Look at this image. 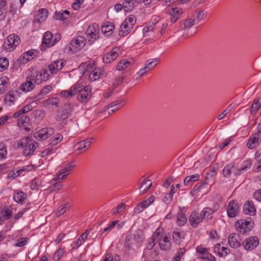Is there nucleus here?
I'll return each instance as SVG.
<instances>
[{
  "label": "nucleus",
  "instance_id": "obj_1",
  "mask_svg": "<svg viewBox=\"0 0 261 261\" xmlns=\"http://www.w3.org/2000/svg\"><path fill=\"white\" fill-rule=\"evenodd\" d=\"M76 95L77 99L81 102H87L91 97V88L84 86L82 83H76L67 90L62 91L60 95L66 98L72 97Z\"/></svg>",
  "mask_w": 261,
  "mask_h": 261
},
{
  "label": "nucleus",
  "instance_id": "obj_2",
  "mask_svg": "<svg viewBox=\"0 0 261 261\" xmlns=\"http://www.w3.org/2000/svg\"><path fill=\"white\" fill-rule=\"evenodd\" d=\"M28 75L31 80L37 85L43 81H46L49 77V74L46 69L38 70L36 68H31L29 69Z\"/></svg>",
  "mask_w": 261,
  "mask_h": 261
},
{
  "label": "nucleus",
  "instance_id": "obj_3",
  "mask_svg": "<svg viewBox=\"0 0 261 261\" xmlns=\"http://www.w3.org/2000/svg\"><path fill=\"white\" fill-rule=\"evenodd\" d=\"M20 42V38L14 34L9 35L5 40L3 46L7 50L10 51L13 50Z\"/></svg>",
  "mask_w": 261,
  "mask_h": 261
},
{
  "label": "nucleus",
  "instance_id": "obj_4",
  "mask_svg": "<svg viewBox=\"0 0 261 261\" xmlns=\"http://www.w3.org/2000/svg\"><path fill=\"white\" fill-rule=\"evenodd\" d=\"M54 133V129L51 127L43 128L34 134V138L38 140H45Z\"/></svg>",
  "mask_w": 261,
  "mask_h": 261
},
{
  "label": "nucleus",
  "instance_id": "obj_5",
  "mask_svg": "<svg viewBox=\"0 0 261 261\" xmlns=\"http://www.w3.org/2000/svg\"><path fill=\"white\" fill-rule=\"evenodd\" d=\"M72 111V108L71 105L68 103H65L61 111L59 112L57 115V120L63 121L68 118Z\"/></svg>",
  "mask_w": 261,
  "mask_h": 261
},
{
  "label": "nucleus",
  "instance_id": "obj_6",
  "mask_svg": "<svg viewBox=\"0 0 261 261\" xmlns=\"http://www.w3.org/2000/svg\"><path fill=\"white\" fill-rule=\"evenodd\" d=\"M259 244V240L257 237L252 236L245 240L243 246L246 250H252Z\"/></svg>",
  "mask_w": 261,
  "mask_h": 261
},
{
  "label": "nucleus",
  "instance_id": "obj_7",
  "mask_svg": "<svg viewBox=\"0 0 261 261\" xmlns=\"http://www.w3.org/2000/svg\"><path fill=\"white\" fill-rule=\"evenodd\" d=\"M253 222L251 219L249 218V220H245L244 219H241L238 220L236 223V226H238L241 229H243V233L250 231L252 228V224Z\"/></svg>",
  "mask_w": 261,
  "mask_h": 261
},
{
  "label": "nucleus",
  "instance_id": "obj_8",
  "mask_svg": "<svg viewBox=\"0 0 261 261\" xmlns=\"http://www.w3.org/2000/svg\"><path fill=\"white\" fill-rule=\"evenodd\" d=\"M239 208V205L237 202L235 200H231L227 207L228 216L230 218L235 217L237 215Z\"/></svg>",
  "mask_w": 261,
  "mask_h": 261
},
{
  "label": "nucleus",
  "instance_id": "obj_9",
  "mask_svg": "<svg viewBox=\"0 0 261 261\" xmlns=\"http://www.w3.org/2000/svg\"><path fill=\"white\" fill-rule=\"evenodd\" d=\"M159 62L160 60L158 58H154L151 61H148V63L144 65L143 68H141L140 70V71L137 73V75H139L140 77L142 76L146 72L153 68Z\"/></svg>",
  "mask_w": 261,
  "mask_h": 261
},
{
  "label": "nucleus",
  "instance_id": "obj_10",
  "mask_svg": "<svg viewBox=\"0 0 261 261\" xmlns=\"http://www.w3.org/2000/svg\"><path fill=\"white\" fill-rule=\"evenodd\" d=\"M197 252L199 253V256L200 258L205 260V261H215V257L210 254L205 248L201 246H198L196 249Z\"/></svg>",
  "mask_w": 261,
  "mask_h": 261
},
{
  "label": "nucleus",
  "instance_id": "obj_11",
  "mask_svg": "<svg viewBox=\"0 0 261 261\" xmlns=\"http://www.w3.org/2000/svg\"><path fill=\"white\" fill-rule=\"evenodd\" d=\"M65 63L66 62L63 59L55 61L48 66L49 70L51 73L55 74L63 67Z\"/></svg>",
  "mask_w": 261,
  "mask_h": 261
},
{
  "label": "nucleus",
  "instance_id": "obj_12",
  "mask_svg": "<svg viewBox=\"0 0 261 261\" xmlns=\"http://www.w3.org/2000/svg\"><path fill=\"white\" fill-rule=\"evenodd\" d=\"M86 40L85 38L82 36H78L75 39L72 40L70 44L69 48H71V46L75 47V50H80L86 44Z\"/></svg>",
  "mask_w": 261,
  "mask_h": 261
},
{
  "label": "nucleus",
  "instance_id": "obj_13",
  "mask_svg": "<svg viewBox=\"0 0 261 261\" xmlns=\"http://www.w3.org/2000/svg\"><path fill=\"white\" fill-rule=\"evenodd\" d=\"M203 219H204V216H202L200 214L193 212L190 216L189 222L193 227H196Z\"/></svg>",
  "mask_w": 261,
  "mask_h": 261
},
{
  "label": "nucleus",
  "instance_id": "obj_14",
  "mask_svg": "<svg viewBox=\"0 0 261 261\" xmlns=\"http://www.w3.org/2000/svg\"><path fill=\"white\" fill-rule=\"evenodd\" d=\"M118 48H114L110 53L106 54L103 57V61L105 63H110L115 60L118 56Z\"/></svg>",
  "mask_w": 261,
  "mask_h": 261
},
{
  "label": "nucleus",
  "instance_id": "obj_15",
  "mask_svg": "<svg viewBox=\"0 0 261 261\" xmlns=\"http://www.w3.org/2000/svg\"><path fill=\"white\" fill-rule=\"evenodd\" d=\"M98 31L99 27L98 24H94L92 26H89L88 28L86 33L91 38L96 40L98 37Z\"/></svg>",
  "mask_w": 261,
  "mask_h": 261
},
{
  "label": "nucleus",
  "instance_id": "obj_16",
  "mask_svg": "<svg viewBox=\"0 0 261 261\" xmlns=\"http://www.w3.org/2000/svg\"><path fill=\"white\" fill-rule=\"evenodd\" d=\"M139 184L140 185L139 192L141 195H143L145 193L152 185L151 180H145V179H143L142 180V178L140 179Z\"/></svg>",
  "mask_w": 261,
  "mask_h": 261
},
{
  "label": "nucleus",
  "instance_id": "obj_17",
  "mask_svg": "<svg viewBox=\"0 0 261 261\" xmlns=\"http://www.w3.org/2000/svg\"><path fill=\"white\" fill-rule=\"evenodd\" d=\"M237 168L235 167L234 163H231L227 164L222 171V174L224 177H228L230 176L231 173L236 172Z\"/></svg>",
  "mask_w": 261,
  "mask_h": 261
},
{
  "label": "nucleus",
  "instance_id": "obj_18",
  "mask_svg": "<svg viewBox=\"0 0 261 261\" xmlns=\"http://www.w3.org/2000/svg\"><path fill=\"white\" fill-rule=\"evenodd\" d=\"M244 211L246 214L254 216L256 213V208L252 201H247L244 205Z\"/></svg>",
  "mask_w": 261,
  "mask_h": 261
},
{
  "label": "nucleus",
  "instance_id": "obj_19",
  "mask_svg": "<svg viewBox=\"0 0 261 261\" xmlns=\"http://www.w3.org/2000/svg\"><path fill=\"white\" fill-rule=\"evenodd\" d=\"M182 13V10L181 8L177 7L172 8L169 12V14L171 15V22L172 23H174L176 22Z\"/></svg>",
  "mask_w": 261,
  "mask_h": 261
},
{
  "label": "nucleus",
  "instance_id": "obj_20",
  "mask_svg": "<svg viewBox=\"0 0 261 261\" xmlns=\"http://www.w3.org/2000/svg\"><path fill=\"white\" fill-rule=\"evenodd\" d=\"M35 87L33 81L31 80L29 76L28 75L26 79V82L23 83L20 86V89L24 92H29L33 90Z\"/></svg>",
  "mask_w": 261,
  "mask_h": 261
},
{
  "label": "nucleus",
  "instance_id": "obj_21",
  "mask_svg": "<svg viewBox=\"0 0 261 261\" xmlns=\"http://www.w3.org/2000/svg\"><path fill=\"white\" fill-rule=\"evenodd\" d=\"M37 146L38 143L36 142L27 144L23 150V154L26 156L32 155Z\"/></svg>",
  "mask_w": 261,
  "mask_h": 261
},
{
  "label": "nucleus",
  "instance_id": "obj_22",
  "mask_svg": "<svg viewBox=\"0 0 261 261\" xmlns=\"http://www.w3.org/2000/svg\"><path fill=\"white\" fill-rule=\"evenodd\" d=\"M53 35L50 32H46L44 35L42 40V45L41 47H43L44 45L47 47H50L55 44V42H52L51 39Z\"/></svg>",
  "mask_w": 261,
  "mask_h": 261
},
{
  "label": "nucleus",
  "instance_id": "obj_23",
  "mask_svg": "<svg viewBox=\"0 0 261 261\" xmlns=\"http://www.w3.org/2000/svg\"><path fill=\"white\" fill-rule=\"evenodd\" d=\"M114 29L113 23L107 22L102 26L101 31L106 36H109L113 33Z\"/></svg>",
  "mask_w": 261,
  "mask_h": 261
},
{
  "label": "nucleus",
  "instance_id": "obj_24",
  "mask_svg": "<svg viewBox=\"0 0 261 261\" xmlns=\"http://www.w3.org/2000/svg\"><path fill=\"white\" fill-rule=\"evenodd\" d=\"M238 238L239 235L234 233L230 234L228 237V242L231 247L235 248L240 246L241 243L238 241Z\"/></svg>",
  "mask_w": 261,
  "mask_h": 261
},
{
  "label": "nucleus",
  "instance_id": "obj_25",
  "mask_svg": "<svg viewBox=\"0 0 261 261\" xmlns=\"http://www.w3.org/2000/svg\"><path fill=\"white\" fill-rule=\"evenodd\" d=\"M132 27L129 26L126 22H123L121 25L119 30V35L124 37L127 35L132 30Z\"/></svg>",
  "mask_w": 261,
  "mask_h": 261
},
{
  "label": "nucleus",
  "instance_id": "obj_26",
  "mask_svg": "<svg viewBox=\"0 0 261 261\" xmlns=\"http://www.w3.org/2000/svg\"><path fill=\"white\" fill-rule=\"evenodd\" d=\"M93 140V138H91L90 139H88L79 142L76 145L77 149L81 151H85L90 146V145L91 143V141Z\"/></svg>",
  "mask_w": 261,
  "mask_h": 261
},
{
  "label": "nucleus",
  "instance_id": "obj_27",
  "mask_svg": "<svg viewBox=\"0 0 261 261\" xmlns=\"http://www.w3.org/2000/svg\"><path fill=\"white\" fill-rule=\"evenodd\" d=\"M103 74L104 72L101 69H95L90 73L89 79L91 81H95L99 79Z\"/></svg>",
  "mask_w": 261,
  "mask_h": 261
},
{
  "label": "nucleus",
  "instance_id": "obj_28",
  "mask_svg": "<svg viewBox=\"0 0 261 261\" xmlns=\"http://www.w3.org/2000/svg\"><path fill=\"white\" fill-rule=\"evenodd\" d=\"M187 219L185 215L184 210L180 209L177 216L176 222L178 225L183 226L187 222Z\"/></svg>",
  "mask_w": 261,
  "mask_h": 261
},
{
  "label": "nucleus",
  "instance_id": "obj_29",
  "mask_svg": "<svg viewBox=\"0 0 261 261\" xmlns=\"http://www.w3.org/2000/svg\"><path fill=\"white\" fill-rule=\"evenodd\" d=\"M48 11L45 9H41L38 11V14L35 16V20L39 22H43L47 17Z\"/></svg>",
  "mask_w": 261,
  "mask_h": 261
},
{
  "label": "nucleus",
  "instance_id": "obj_30",
  "mask_svg": "<svg viewBox=\"0 0 261 261\" xmlns=\"http://www.w3.org/2000/svg\"><path fill=\"white\" fill-rule=\"evenodd\" d=\"M123 9L125 12H130L136 6L134 0H124Z\"/></svg>",
  "mask_w": 261,
  "mask_h": 261
},
{
  "label": "nucleus",
  "instance_id": "obj_31",
  "mask_svg": "<svg viewBox=\"0 0 261 261\" xmlns=\"http://www.w3.org/2000/svg\"><path fill=\"white\" fill-rule=\"evenodd\" d=\"M159 245L162 250H165L169 249L170 246L169 237L166 236L163 239L160 240Z\"/></svg>",
  "mask_w": 261,
  "mask_h": 261
},
{
  "label": "nucleus",
  "instance_id": "obj_32",
  "mask_svg": "<svg viewBox=\"0 0 261 261\" xmlns=\"http://www.w3.org/2000/svg\"><path fill=\"white\" fill-rule=\"evenodd\" d=\"M251 166V162L250 161H245L243 162L242 167L240 168H237L236 172H234L235 175H239L241 174L244 170L250 168Z\"/></svg>",
  "mask_w": 261,
  "mask_h": 261
},
{
  "label": "nucleus",
  "instance_id": "obj_33",
  "mask_svg": "<svg viewBox=\"0 0 261 261\" xmlns=\"http://www.w3.org/2000/svg\"><path fill=\"white\" fill-rule=\"evenodd\" d=\"M27 198V194L22 191H18L13 195L14 200L18 203L23 202Z\"/></svg>",
  "mask_w": 261,
  "mask_h": 261
},
{
  "label": "nucleus",
  "instance_id": "obj_34",
  "mask_svg": "<svg viewBox=\"0 0 261 261\" xmlns=\"http://www.w3.org/2000/svg\"><path fill=\"white\" fill-rule=\"evenodd\" d=\"M156 24L153 22L149 23L147 24L143 29V32L144 35L148 36L147 34L149 32H154L155 30Z\"/></svg>",
  "mask_w": 261,
  "mask_h": 261
},
{
  "label": "nucleus",
  "instance_id": "obj_35",
  "mask_svg": "<svg viewBox=\"0 0 261 261\" xmlns=\"http://www.w3.org/2000/svg\"><path fill=\"white\" fill-rule=\"evenodd\" d=\"M60 102V100L57 97H53L50 98H48L45 100V106H49L50 105L55 106L56 107L59 106V104Z\"/></svg>",
  "mask_w": 261,
  "mask_h": 261
},
{
  "label": "nucleus",
  "instance_id": "obj_36",
  "mask_svg": "<svg viewBox=\"0 0 261 261\" xmlns=\"http://www.w3.org/2000/svg\"><path fill=\"white\" fill-rule=\"evenodd\" d=\"M130 63L127 59H123L120 61L117 64V69L118 70H122L127 68Z\"/></svg>",
  "mask_w": 261,
  "mask_h": 261
},
{
  "label": "nucleus",
  "instance_id": "obj_37",
  "mask_svg": "<svg viewBox=\"0 0 261 261\" xmlns=\"http://www.w3.org/2000/svg\"><path fill=\"white\" fill-rule=\"evenodd\" d=\"M199 176L198 174H195L190 176H187L185 178L184 180V185L185 186H188L189 182L193 181H197L199 179Z\"/></svg>",
  "mask_w": 261,
  "mask_h": 261
},
{
  "label": "nucleus",
  "instance_id": "obj_38",
  "mask_svg": "<svg viewBox=\"0 0 261 261\" xmlns=\"http://www.w3.org/2000/svg\"><path fill=\"white\" fill-rule=\"evenodd\" d=\"M195 24H197L196 19H188L185 21L184 27L181 29H186L187 28H190Z\"/></svg>",
  "mask_w": 261,
  "mask_h": 261
},
{
  "label": "nucleus",
  "instance_id": "obj_39",
  "mask_svg": "<svg viewBox=\"0 0 261 261\" xmlns=\"http://www.w3.org/2000/svg\"><path fill=\"white\" fill-rule=\"evenodd\" d=\"M86 239V237L85 234H81L79 239L77 240L76 242L74 243V246L72 248V250L76 249L79 246H80L84 241Z\"/></svg>",
  "mask_w": 261,
  "mask_h": 261
},
{
  "label": "nucleus",
  "instance_id": "obj_40",
  "mask_svg": "<svg viewBox=\"0 0 261 261\" xmlns=\"http://www.w3.org/2000/svg\"><path fill=\"white\" fill-rule=\"evenodd\" d=\"M9 66V61L6 58H0V71L7 69Z\"/></svg>",
  "mask_w": 261,
  "mask_h": 261
},
{
  "label": "nucleus",
  "instance_id": "obj_41",
  "mask_svg": "<svg viewBox=\"0 0 261 261\" xmlns=\"http://www.w3.org/2000/svg\"><path fill=\"white\" fill-rule=\"evenodd\" d=\"M31 60V58L27 57V56L23 54L22 56H20L17 60L16 63L18 65L24 64Z\"/></svg>",
  "mask_w": 261,
  "mask_h": 261
},
{
  "label": "nucleus",
  "instance_id": "obj_42",
  "mask_svg": "<svg viewBox=\"0 0 261 261\" xmlns=\"http://www.w3.org/2000/svg\"><path fill=\"white\" fill-rule=\"evenodd\" d=\"M103 261H120V257L117 254L113 256L111 254L108 253Z\"/></svg>",
  "mask_w": 261,
  "mask_h": 261
},
{
  "label": "nucleus",
  "instance_id": "obj_43",
  "mask_svg": "<svg viewBox=\"0 0 261 261\" xmlns=\"http://www.w3.org/2000/svg\"><path fill=\"white\" fill-rule=\"evenodd\" d=\"M186 251L184 248H179L176 255L173 257L172 261H179L181 256Z\"/></svg>",
  "mask_w": 261,
  "mask_h": 261
},
{
  "label": "nucleus",
  "instance_id": "obj_44",
  "mask_svg": "<svg viewBox=\"0 0 261 261\" xmlns=\"http://www.w3.org/2000/svg\"><path fill=\"white\" fill-rule=\"evenodd\" d=\"M12 215V211L9 208H7L2 213V220H6L9 218Z\"/></svg>",
  "mask_w": 261,
  "mask_h": 261
},
{
  "label": "nucleus",
  "instance_id": "obj_45",
  "mask_svg": "<svg viewBox=\"0 0 261 261\" xmlns=\"http://www.w3.org/2000/svg\"><path fill=\"white\" fill-rule=\"evenodd\" d=\"M260 107V104H259V102L258 101V100H255L252 105V106H251V108L250 109V113L251 114H253V113H255L258 109Z\"/></svg>",
  "mask_w": 261,
  "mask_h": 261
},
{
  "label": "nucleus",
  "instance_id": "obj_46",
  "mask_svg": "<svg viewBox=\"0 0 261 261\" xmlns=\"http://www.w3.org/2000/svg\"><path fill=\"white\" fill-rule=\"evenodd\" d=\"M124 22H126L129 26H132V28L133 25L136 23V19L134 15H129L125 20L124 21Z\"/></svg>",
  "mask_w": 261,
  "mask_h": 261
},
{
  "label": "nucleus",
  "instance_id": "obj_47",
  "mask_svg": "<svg viewBox=\"0 0 261 261\" xmlns=\"http://www.w3.org/2000/svg\"><path fill=\"white\" fill-rule=\"evenodd\" d=\"M34 117L39 120H42L45 117V113L40 110H36L34 112Z\"/></svg>",
  "mask_w": 261,
  "mask_h": 261
},
{
  "label": "nucleus",
  "instance_id": "obj_48",
  "mask_svg": "<svg viewBox=\"0 0 261 261\" xmlns=\"http://www.w3.org/2000/svg\"><path fill=\"white\" fill-rule=\"evenodd\" d=\"M7 155L6 146L3 143H0V158L4 159Z\"/></svg>",
  "mask_w": 261,
  "mask_h": 261
},
{
  "label": "nucleus",
  "instance_id": "obj_49",
  "mask_svg": "<svg viewBox=\"0 0 261 261\" xmlns=\"http://www.w3.org/2000/svg\"><path fill=\"white\" fill-rule=\"evenodd\" d=\"M7 87L6 81L3 79H0V94H2L6 91Z\"/></svg>",
  "mask_w": 261,
  "mask_h": 261
},
{
  "label": "nucleus",
  "instance_id": "obj_50",
  "mask_svg": "<svg viewBox=\"0 0 261 261\" xmlns=\"http://www.w3.org/2000/svg\"><path fill=\"white\" fill-rule=\"evenodd\" d=\"M52 90V86L51 85H47L45 86L38 94V96L45 95L47 94Z\"/></svg>",
  "mask_w": 261,
  "mask_h": 261
},
{
  "label": "nucleus",
  "instance_id": "obj_51",
  "mask_svg": "<svg viewBox=\"0 0 261 261\" xmlns=\"http://www.w3.org/2000/svg\"><path fill=\"white\" fill-rule=\"evenodd\" d=\"M63 140V136L60 135H58V136L52 138L50 140V144L56 145Z\"/></svg>",
  "mask_w": 261,
  "mask_h": 261
},
{
  "label": "nucleus",
  "instance_id": "obj_52",
  "mask_svg": "<svg viewBox=\"0 0 261 261\" xmlns=\"http://www.w3.org/2000/svg\"><path fill=\"white\" fill-rule=\"evenodd\" d=\"M56 19L64 20L67 19V16L64 15V13L62 11L56 12L54 16Z\"/></svg>",
  "mask_w": 261,
  "mask_h": 261
},
{
  "label": "nucleus",
  "instance_id": "obj_53",
  "mask_svg": "<svg viewBox=\"0 0 261 261\" xmlns=\"http://www.w3.org/2000/svg\"><path fill=\"white\" fill-rule=\"evenodd\" d=\"M29 240L27 238H21L17 241V243L15 244L16 246L21 247L25 245L27 241Z\"/></svg>",
  "mask_w": 261,
  "mask_h": 261
},
{
  "label": "nucleus",
  "instance_id": "obj_54",
  "mask_svg": "<svg viewBox=\"0 0 261 261\" xmlns=\"http://www.w3.org/2000/svg\"><path fill=\"white\" fill-rule=\"evenodd\" d=\"M68 208V204H65L62 207H60L56 212V215L58 216H61V215L65 213V212L67 211Z\"/></svg>",
  "mask_w": 261,
  "mask_h": 261
},
{
  "label": "nucleus",
  "instance_id": "obj_55",
  "mask_svg": "<svg viewBox=\"0 0 261 261\" xmlns=\"http://www.w3.org/2000/svg\"><path fill=\"white\" fill-rule=\"evenodd\" d=\"M142 232L139 230L138 229L136 231L135 233L134 234V239L138 241H142Z\"/></svg>",
  "mask_w": 261,
  "mask_h": 261
},
{
  "label": "nucleus",
  "instance_id": "obj_56",
  "mask_svg": "<svg viewBox=\"0 0 261 261\" xmlns=\"http://www.w3.org/2000/svg\"><path fill=\"white\" fill-rule=\"evenodd\" d=\"M63 254V249L62 248L59 249L54 254V258L55 260H59Z\"/></svg>",
  "mask_w": 261,
  "mask_h": 261
},
{
  "label": "nucleus",
  "instance_id": "obj_57",
  "mask_svg": "<svg viewBox=\"0 0 261 261\" xmlns=\"http://www.w3.org/2000/svg\"><path fill=\"white\" fill-rule=\"evenodd\" d=\"M220 250L221 252L218 251V254L221 257L226 255L229 252V249L225 247H222Z\"/></svg>",
  "mask_w": 261,
  "mask_h": 261
},
{
  "label": "nucleus",
  "instance_id": "obj_58",
  "mask_svg": "<svg viewBox=\"0 0 261 261\" xmlns=\"http://www.w3.org/2000/svg\"><path fill=\"white\" fill-rule=\"evenodd\" d=\"M121 101L118 100L117 101L113 102L111 104L108 105L105 108V111H106V110H109L111 108H113L115 107L118 106L121 104Z\"/></svg>",
  "mask_w": 261,
  "mask_h": 261
},
{
  "label": "nucleus",
  "instance_id": "obj_59",
  "mask_svg": "<svg viewBox=\"0 0 261 261\" xmlns=\"http://www.w3.org/2000/svg\"><path fill=\"white\" fill-rule=\"evenodd\" d=\"M33 109V107L31 105L29 104L24 107H23L22 108L20 109V113L25 114L27 113L28 112L31 111Z\"/></svg>",
  "mask_w": 261,
  "mask_h": 261
},
{
  "label": "nucleus",
  "instance_id": "obj_60",
  "mask_svg": "<svg viewBox=\"0 0 261 261\" xmlns=\"http://www.w3.org/2000/svg\"><path fill=\"white\" fill-rule=\"evenodd\" d=\"M75 167V165H73L71 163H69L67 164V167L64 168L61 171L65 174L67 172L71 170L72 168Z\"/></svg>",
  "mask_w": 261,
  "mask_h": 261
},
{
  "label": "nucleus",
  "instance_id": "obj_61",
  "mask_svg": "<svg viewBox=\"0 0 261 261\" xmlns=\"http://www.w3.org/2000/svg\"><path fill=\"white\" fill-rule=\"evenodd\" d=\"M57 177L53 178V180L57 181L58 180H62L66 178L67 174L63 173L62 171L57 174Z\"/></svg>",
  "mask_w": 261,
  "mask_h": 261
},
{
  "label": "nucleus",
  "instance_id": "obj_62",
  "mask_svg": "<svg viewBox=\"0 0 261 261\" xmlns=\"http://www.w3.org/2000/svg\"><path fill=\"white\" fill-rule=\"evenodd\" d=\"M257 145H258V143H255L254 140L250 139H249L247 144L248 147L250 149L255 148Z\"/></svg>",
  "mask_w": 261,
  "mask_h": 261
},
{
  "label": "nucleus",
  "instance_id": "obj_63",
  "mask_svg": "<svg viewBox=\"0 0 261 261\" xmlns=\"http://www.w3.org/2000/svg\"><path fill=\"white\" fill-rule=\"evenodd\" d=\"M29 120H30V119H29V117L27 116H22L21 118H20L18 120V123H21V124H24L25 123H28Z\"/></svg>",
  "mask_w": 261,
  "mask_h": 261
},
{
  "label": "nucleus",
  "instance_id": "obj_64",
  "mask_svg": "<svg viewBox=\"0 0 261 261\" xmlns=\"http://www.w3.org/2000/svg\"><path fill=\"white\" fill-rule=\"evenodd\" d=\"M253 196L254 199L258 201H261V189L255 191Z\"/></svg>",
  "mask_w": 261,
  "mask_h": 261
}]
</instances>
